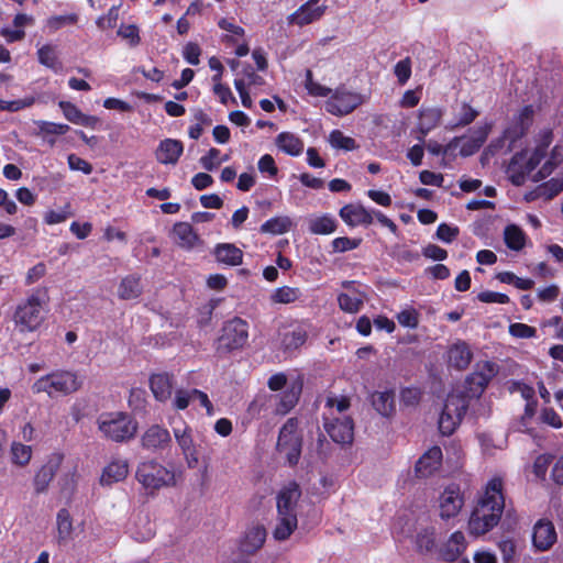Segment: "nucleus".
Here are the masks:
<instances>
[{
    "label": "nucleus",
    "mask_w": 563,
    "mask_h": 563,
    "mask_svg": "<svg viewBox=\"0 0 563 563\" xmlns=\"http://www.w3.org/2000/svg\"><path fill=\"white\" fill-rule=\"evenodd\" d=\"M117 33L122 38L129 41L131 46H137L141 42L139 27L135 24H121Z\"/></svg>",
    "instance_id": "603ef678"
},
{
    "label": "nucleus",
    "mask_w": 563,
    "mask_h": 563,
    "mask_svg": "<svg viewBox=\"0 0 563 563\" xmlns=\"http://www.w3.org/2000/svg\"><path fill=\"white\" fill-rule=\"evenodd\" d=\"M44 320L43 301L37 292L21 301L13 313V321L20 332H33Z\"/></svg>",
    "instance_id": "423d86ee"
},
{
    "label": "nucleus",
    "mask_w": 563,
    "mask_h": 563,
    "mask_svg": "<svg viewBox=\"0 0 563 563\" xmlns=\"http://www.w3.org/2000/svg\"><path fill=\"white\" fill-rule=\"evenodd\" d=\"M249 338L247 323L241 318L227 321L217 340V352L227 354L244 346Z\"/></svg>",
    "instance_id": "6e6552de"
},
{
    "label": "nucleus",
    "mask_w": 563,
    "mask_h": 563,
    "mask_svg": "<svg viewBox=\"0 0 563 563\" xmlns=\"http://www.w3.org/2000/svg\"><path fill=\"white\" fill-rule=\"evenodd\" d=\"M509 333L515 338L529 339L536 336L537 330L525 323H511L509 325Z\"/></svg>",
    "instance_id": "e2e57ef3"
},
{
    "label": "nucleus",
    "mask_w": 563,
    "mask_h": 563,
    "mask_svg": "<svg viewBox=\"0 0 563 563\" xmlns=\"http://www.w3.org/2000/svg\"><path fill=\"white\" fill-rule=\"evenodd\" d=\"M300 496L301 492L296 483L284 487L277 495V514H297L296 508Z\"/></svg>",
    "instance_id": "412c9836"
},
{
    "label": "nucleus",
    "mask_w": 563,
    "mask_h": 563,
    "mask_svg": "<svg viewBox=\"0 0 563 563\" xmlns=\"http://www.w3.org/2000/svg\"><path fill=\"white\" fill-rule=\"evenodd\" d=\"M504 507L503 481L494 477L487 483L484 496L470 517L468 530L471 534L482 536L497 526Z\"/></svg>",
    "instance_id": "f257e3e1"
},
{
    "label": "nucleus",
    "mask_w": 563,
    "mask_h": 563,
    "mask_svg": "<svg viewBox=\"0 0 563 563\" xmlns=\"http://www.w3.org/2000/svg\"><path fill=\"white\" fill-rule=\"evenodd\" d=\"M201 49L198 44L189 42L185 45L183 56L190 65H198Z\"/></svg>",
    "instance_id": "774afa93"
},
{
    "label": "nucleus",
    "mask_w": 563,
    "mask_h": 563,
    "mask_svg": "<svg viewBox=\"0 0 563 563\" xmlns=\"http://www.w3.org/2000/svg\"><path fill=\"white\" fill-rule=\"evenodd\" d=\"M460 140L461 139L454 137L445 147H443L437 141H429L426 146L429 153L432 155L449 154L457 148L460 145Z\"/></svg>",
    "instance_id": "4d7b16f0"
},
{
    "label": "nucleus",
    "mask_w": 563,
    "mask_h": 563,
    "mask_svg": "<svg viewBox=\"0 0 563 563\" xmlns=\"http://www.w3.org/2000/svg\"><path fill=\"white\" fill-rule=\"evenodd\" d=\"M292 221L287 216L274 217L265 221L261 225L262 233H268L273 235L284 234L290 230Z\"/></svg>",
    "instance_id": "58836bf2"
},
{
    "label": "nucleus",
    "mask_w": 563,
    "mask_h": 563,
    "mask_svg": "<svg viewBox=\"0 0 563 563\" xmlns=\"http://www.w3.org/2000/svg\"><path fill=\"white\" fill-rule=\"evenodd\" d=\"M143 291L141 277L132 274L122 278L118 287V296L123 300L136 299Z\"/></svg>",
    "instance_id": "72a5a7b5"
},
{
    "label": "nucleus",
    "mask_w": 563,
    "mask_h": 563,
    "mask_svg": "<svg viewBox=\"0 0 563 563\" xmlns=\"http://www.w3.org/2000/svg\"><path fill=\"white\" fill-rule=\"evenodd\" d=\"M119 19V8L113 5L109 9L108 13L106 15L99 16L96 21V24L98 27L106 30V29H113L117 25Z\"/></svg>",
    "instance_id": "680f3d73"
},
{
    "label": "nucleus",
    "mask_w": 563,
    "mask_h": 563,
    "mask_svg": "<svg viewBox=\"0 0 563 563\" xmlns=\"http://www.w3.org/2000/svg\"><path fill=\"white\" fill-rule=\"evenodd\" d=\"M213 255L218 263L227 266H238L242 264L243 252L232 243H219L213 250Z\"/></svg>",
    "instance_id": "bb28decb"
},
{
    "label": "nucleus",
    "mask_w": 563,
    "mask_h": 563,
    "mask_svg": "<svg viewBox=\"0 0 563 563\" xmlns=\"http://www.w3.org/2000/svg\"><path fill=\"white\" fill-rule=\"evenodd\" d=\"M341 219L350 227L369 225L373 222V213L362 205H345L339 212Z\"/></svg>",
    "instance_id": "a211bd4d"
},
{
    "label": "nucleus",
    "mask_w": 563,
    "mask_h": 563,
    "mask_svg": "<svg viewBox=\"0 0 563 563\" xmlns=\"http://www.w3.org/2000/svg\"><path fill=\"white\" fill-rule=\"evenodd\" d=\"M563 162V155L559 147H554L551 152L550 157L545 161L542 167L537 172L536 175H530L533 180L540 181L552 174L555 167H558Z\"/></svg>",
    "instance_id": "37998d69"
},
{
    "label": "nucleus",
    "mask_w": 563,
    "mask_h": 563,
    "mask_svg": "<svg viewBox=\"0 0 563 563\" xmlns=\"http://www.w3.org/2000/svg\"><path fill=\"white\" fill-rule=\"evenodd\" d=\"M400 325L415 329L418 325V313L415 309H405L397 314Z\"/></svg>",
    "instance_id": "0e129e2a"
},
{
    "label": "nucleus",
    "mask_w": 563,
    "mask_h": 563,
    "mask_svg": "<svg viewBox=\"0 0 563 563\" xmlns=\"http://www.w3.org/2000/svg\"><path fill=\"white\" fill-rule=\"evenodd\" d=\"M329 143L333 148L336 150L352 151L357 147L355 140L344 135L340 130H333L330 133Z\"/></svg>",
    "instance_id": "8fccbe9b"
},
{
    "label": "nucleus",
    "mask_w": 563,
    "mask_h": 563,
    "mask_svg": "<svg viewBox=\"0 0 563 563\" xmlns=\"http://www.w3.org/2000/svg\"><path fill=\"white\" fill-rule=\"evenodd\" d=\"M36 125L40 132L43 134L63 135L69 130V126L67 124L48 121H37Z\"/></svg>",
    "instance_id": "5fc2aeb1"
},
{
    "label": "nucleus",
    "mask_w": 563,
    "mask_h": 563,
    "mask_svg": "<svg viewBox=\"0 0 563 563\" xmlns=\"http://www.w3.org/2000/svg\"><path fill=\"white\" fill-rule=\"evenodd\" d=\"M465 548L466 543L463 532L455 531L439 549L440 559L445 562H454L464 552Z\"/></svg>",
    "instance_id": "b1692460"
},
{
    "label": "nucleus",
    "mask_w": 563,
    "mask_h": 563,
    "mask_svg": "<svg viewBox=\"0 0 563 563\" xmlns=\"http://www.w3.org/2000/svg\"><path fill=\"white\" fill-rule=\"evenodd\" d=\"M459 233H460V230L457 227L450 225L446 223H441V224H439V227L437 229L435 235H437V239H439L440 241H442L444 243H451L452 241H454L456 239Z\"/></svg>",
    "instance_id": "052dcab7"
},
{
    "label": "nucleus",
    "mask_w": 563,
    "mask_h": 563,
    "mask_svg": "<svg viewBox=\"0 0 563 563\" xmlns=\"http://www.w3.org/2000/svg\"><path fill=\"white\" fill-rule=\"evenodd\" d=\"M275 144L287 155L299 156L303 151V142L291 132H282L276 136Z\"/></svg>",
    "instance_id": "c756f323"
},
{
    "label": "nucleus",
    "mask_w": 563,
    "mask_h": 563,
    "mask_svg": "<svg viewBox=\"0 0 563 563\" xmlns=\"http://www.w3.org/2000/svg\"><path fill=\"white\" fill-rule=\"evenodd\" d=\"M183 143L174 139L163 140L156 150V159L161 164H176L183 154Z\"/></svg>",
    "instance_id": "5701e85b"
},
{
    "label": "nucleus",
    "mask_w": 563,
    "mask_h": 563,
    "mask_svg": "<svg viewBox=\"0 0 563 563\" xmlns=\"http://www.w3.org/2000/svg\"><path fill=\"white\" fill-rule=\"evenodd\" d=\"M302 390L301 382H294L286 390L278 396L279 402L276 406V411L280 415L289 412L298 402L299 396Z\"/></svg>",
    "instance_id": "7c9ffc66"
},
{
    "label": "nucleus",
    "mask_w": 563,
    "mask_h": 563,
    "mask_svg": "<svg viewBox=\"0 0 563 563\" xmlns=\"http://www.w3.org/2000/svg\"><path fill=\"white\" fill-rule=\"evenodd\" d=\"M364 294L341 292L338 295V303L341 310L347 313H356L363 307Z\"/></svg>",
    "instance_id": "a19ab883"
},
{
    "label": "nucleus",
    "mask_w": 563,
    "mask_h": 563,
    "mask_svg": "<svg viewBox=\"0 0 563 563\" xmlns=\"http://www.w3.org/2000/svg\"><path fill=\"white\" fill-rule=\"evenodd\" d=\"M141 446L153 453L167 450L172 446L170 433L159 424H152L142 433Z\"/></svg>",
    "instance_id": "ddd939ff"
},
{
    "label": "nucleus",
    "mask_w": 563,
    "mask_h": 563,
    "mask_svg": "<svg viewBox=\"0 0 563 563\" xmlns=\"http://www.w3.org/2000/svg\"><path fill=\"white\" fill-rule=\"evenodd\" d=\"M33 450L31 445L19 441H13L10 445V461L13 465L25 467L32 459Z\"/></svg>",
    "instance_id": "e433bc0d"
},
{
    "label": "nucleus",
    "mask_w": 563,
    "mask_h": 563,
    "mask_svg": "<svg viewBox=\"0 0 563 563\" xmlns=\"http://www.w3.org/2000/svg\"><path fill=\"white\" fill-rule=\"evenodd\" d=\"M38 63L55 73H58L63 68L62 62L58 59V55L55 46L46 44L37 49Z\"/></svg>",
    "instance_id": "4c0bfd02"
},
{
    "label": "nucleus",
    "mask_w": 563,
    "mask_h": 563,
    "mask_svg": "<svg viewBox=\"0 0 563 563\" xmlns=\"http://www.w3.org/2000/svg\"><path fill=\"white\" fill-rule=\"evenodd\" d=\"M477 115L478 112L475 109H473L467 103H463L454 120L450 123V128L455 129L459 126L468 125L476 119Z\"/></svg>",
    "instance_id": "09e8293b"
},
{
    "label": "nucleus",
    "mask_w": 563,
    "mask_h": 563,
    "mask_svg": "<svg viewBox=\"0 0 563 563\" xmlns=\"http://www.w3.org/2000/svg\"><path fill=\"white\" fill-rule=\"evenodd\" d=\"M307 331L302 328H297L291 332L284 334L282 344L285 351H294L302 346L307 341Z\"/></svg>",
    "instance_id": "49530a36"
},
{
    "label": "nucleus",
    "mask_w": 563,
    "mask_h": 563,
    "mask_svg": "<svg viewBox=\"0 0 563 563\" xmlns=\"http://www.w3.org/2000/svg\"><path fill=\"white\" fill-rule=\"evenodd\" d=\"M492 129L490 123H485L484 125L477 126L473 132L472 135L468 137H460V154L463 157L471 156L475 154L482 145L485 143L489 132Z\"/></svg>",
    "instance_id": "6ab92c4d"
},
{
    "label": "nucleus",
    "mask_w": 563,
    "mask_h": 563,
    "mask_svg": "<svg viewBox=\"0 0 563 563\" xmlns=\"http://www.w3.org/2000/svg\"><path fill=\"white\" fill-rule=\"evenodd\" d=\"M364 100L361 93L341 86L331 92L330 98L325 101V110L333 115L343 117L353 112Z\"/></svg>",
    "instance_id": "1a4fd4ad"
},
{
    "label": "nucleus",
    "mask_w": 563,
    "mask_h": 563,
    "mask_svg": "<svg viewBox=\"0 0 563 563\" xmlns=\"http://www.w3.org/2000/svg\"><path fill=\"white\" fill-rule=\"evenodd\" d=\"M150 388L158 401H167L174 388L173 376L167 373L153 374L150 378Z\"/></svg>",
    "instance_id": "a878e982"
},
{
    "label": "nucleus",
    "mask_w": 563,
    "mask_h": 563,
    "mask_svg": "<svg viewBox=\"0 0 563 563\" xmlns=\"http://www.w3.org/2000/svg\"><path fill=\"white\" fill-rule=\"evenodd\" d=\"M98 429L102 435L114 442L131 440L137 430V422L124 412H106L97 420Z\"/></svg>",
    "instance_id": "20e7f679"
},
{
    "label": "nucleus",
    "mask_w": 563,
    "mask_h": 563,
    "mask_svg": "<svg viewBox=\"0 0 563 563\" xmlns=\"http://www.w3.org/2000/svg\"><path fill=\"white\" fill-rule=\"evenodd\" d=\"M504 240L507 247L516 252L521 251L526 245V234L516 224H509L505 228Z\"/></svg>",
    "instance_id": "ea45409f"
},
{
    "label": "nucleus",
    "mask_w": 563,
    "mask_h": 563,
    "mask_svg": "<svg viewBox=\"0 0 563 563\" xmlns=\"http://www.w3.org/2000/svg\"><path fill=\"white\" fill-rule=\"evenodd\" d=\"M442 451L439 446L429 449L416 463L415 472L418 477L432 475L441 465Z\"/></svg>",
    "instance_id": "aec40b11"
},
{
    "label": "nucleus",
    "mask_w": 563,
    "mask_h": 563,
    "mask_svg": "<svg viewBox=\"0 0 563 563\" xmlns=\"http://www.w3.org/2000/svg\"><path fill=\"white\" fill-rule=\"evenodd\" d=\"M327 412L324 418L339 417L343 415L351 406L350 399L346 397L328 396L325 398Z\"/></svg>",
    "instance_id": "a18cd8bd"
},
{
    "label": "nucleus",
    "mask_w": 563,
    "mask_h": 563,
    "mask_svg": "<svg viewBox=\"0 0 563 563\" xmlns=\"http://www.w3.org/2000/svg\"><path fill=\"white\" fill-rule=\"evenodd\" d=\"M220 151L218 148H210L206 155L200 157L199 163L203 169L212 172L220 166Z\"/></svg>",
    "instance_id": "6e6d98bb"
},
{
    "label": "nucleus",
    "mask_w": 563,
    "mask_h": 563,
    "mask_svg": "<svg viewBox=\"0 0 563 563\" xmlns=\"http://www.w3.org/2000/svg\"><path fill=\"white\" fill-rule=\"evenodd\" d=\"M300 288L283 286L276 288L271 294V301L273 303L288 305L297 301L301 297Z\"/></svg>",
    "instance_id": "79ce46f5"
},
{
    "label": "nucleus",
    "mask_w": 563,
    "mask_h": 563,
    "mask_svg": "<svg viewBox=\"0 0 563 563\" xmlns=\"http://www.w3.org/2000/svg\"><path fill=\"white\" fill-rule=\"evenodd\" d=\"M421 390L416 387H406L400 393V401L406 407H415L421 399Z\"/></svg>",
    "instance_id": "13d9d810"
},
{
    "label": "nucleus",
    "mask_w": 563,
    "mask_h": 563,
    "mask_svg": "<svg viewBox=\"0 0 563 563\" xmlns=\"http://www.w3.org/2000/svg\"><path fill=\"white\" fill-rule=\"evenodd\" d=\"M552 141V132L544 131L542 134L541 144L534 150L533 153L521 152L514 155L511 158L507 173L511 183L516 186L522 185L528 176L536 169L544 157L545 150Z\"/></svg>",
    "instance_id": "f03ea898"
},
{
    "label": "nucleus",
    "mask_w": 563,
    "mask_h": 563,
    "mask_svg": "<svg viewBox=\"0 0 563 563\" xmlns=\"http://www.w3.org/2000/svg\"><path fill=\"white\" fill-rule=\"evenodd\" d=\"M305 87L311 96L316 97H327L332 92L330 88L314 81L312 71L309 69L306 73Z\"/></svg>",
    "instance_id": "3c124183"
},
{
    "label": "nucleus",
    "mask_w": 563,
    "mask_h": 563,
    "mask_svg": "<svg viewBox=\"0 0 563 563\" xmlns=\"http://www.w3.org/2000/svg\"><path fill=\"white\" fill-rule=\"evenodd\" d=\"M173 234L176 244L186 250L192 249L199 241L197 233L188 222L176 223L173 228Z\"/></svg>",
    "instance_id": "c85d7f7f"
},
{
    "label": "nucleus",
    "mask_w": 563,
    "mask_h": 563,
    "mask_svg": "<svg viewBox=\"0 0 563 563\" xmlns=\"http://www.w3.org/2000/svg\"><path fill=\"white\" fill-rule=\"evenodd\" d=\"M297 514H277V523L273 531V537L278 541L286 540L297 528Z\"/></svg>",
    "instance_id": "f704fd0d"
},
{
    "label": "nucleus",
    "mask_w": 563,
    "mask_h": 563,
    "mask_svg": "<svg viewBox=\"0 0 563 563\" xmlns=\"http://www.w3.org/2000/svg\"><path fill=\"white\" fill-rule=\"evenodd\" d=\"M327 5H318L317 2L308 0L288 16L289 24L303 26L319 20L325 12Z\"/></svg>",
    "instance_id": "dca6fc26"
},
{
    "label": "nucleus",
    "mask_w": 563,
    "mask_h": 563,
    "mask_svg": "<svg viewBox=\"0 0 563 563\" xmlns=\"http://www.w3.org/2000/svg\"><path fill=\"white\" fill-rule=\"evenodd\" d=\"M56 543L66 547L74 540V525L69 511L59 509L56 516Z\"/></svg>",
    "instance_id": "4be33fe9"
},
{
    "label": "nucleus",
    "mask_w": 563,
    "mask_h": 563,
    "mask_svg": "<svg viewBox=\"0 0 563 563\" xmlns=\"http://www.w3.org/2000/svg\"><path fill=\"white\" fill-rule=\"evenodd\" d=\"M335 229V219L329 214H323L309 221V230L313 234H331Z\"/></svg>",
    "instance_id": "c03bdc74"
},
{
    "label": "nucleus",
    "mask_w": 563,
    "mask_h": 563,
    "mask_svg": "<svg viewBox=\"0 0 563 563\" xmlns=\"http://www.w3.org/2000/svg\"><path fill=\"white\" fill-rule=\"evenodd\" d=\"M63 455L57 453L54 454L46 464H44L36 473L33 479V486L36 494L45 493L51 482L54 479Z\"/></svg>",
    "instance_id": "2eb2a0df"
},
{
    "label": "nucleus",
    "mask_w": 563,
    "mask_h": 563,
    "mask_svg": "<svg viewBox=\"0 0 563 563\" xmlns=\"http://www.w3.org/2000/svg\"><path fill=\"white\" fill-rule=\"evenodd\" d=\"M394 73L400 85H405L411 76V60L406 57L395 65Z\"/></svg>",
    "instance_id": "bf43d9fd"
},
{
    "label": "nucleus",
    "mask_w": 563,
    "mask_h": 563,
    "mask_svg": "<svg viewBox=\"0 0 563 563\" xmlns=\"http://www.w3.org/2000/svg\"><path fill=\"white\" fill-rule=\"evenodd\" d=\"M212 81L214 84L213 92L219 98L221 103L227 104L229 100H232L233 102H235V99L232 96L230 88L228 86L221 84L219 75H213Z\"/></svg>",
    "instance_id": "864d4df0"
},
{
    "label": "nucleus",
    "mask_w": 563,
    "mask_h": 563,
    "mask_svg": "<svg viewBox=\"0 0 563 563\" xmlns=\"http://www.w3.org/2000/svg\"><path fill=\"white\" fill-rule=\"evenodd\" d=\"M302 438L298 432V421L289 418L282 427L277 440V450L284 454L289 465L298 463L301 455Z\"/></svg>",
    "instance_id": "0eeeda50"
},
{
    "label": "nucleus",
    "mask_w": 563,
    "mask_h": 563,
    "mask_svg": "<svg viewBox=\"0 0 563 563\" xmlns=\"http://www.w3.org/2000/svg\"><path fill=\"white\" fill-rule=\"evenodd\" d=\"M464 504L463 496L457 486L446 487L439 498L440 516L442 519L455 517Z\"/></svg>",
    "instance_id": "4468645a"
},
{
    "label": "nucleus",
    "mask_w": 563,
    "mask_h": 563,
    "mask_svg": "<svg viewBox=\"0 0 563 563\" xmlns=\"http://www.w3.org/2000/svg\"><path fill=\"white\" fill-rule=\"evenodd\" d=\"M266 540V530L263 526L249 528L240 542V550L246 554H253L260 550Z\"/></svg>",
    "instance_id": "393cba45"
},
{
    "label": "nucleus",
    "mask_w": 563,
    "mask_h": 563,
    "mask_svg": "<svg viewBox=\"0 0 563 563\" xmlns=\"http://www.w3.org/2000/svg\"><path fill=\"white\" fill-rule=\"evenodd\" d=\"M175 441L184 456L188 468H196L199 464L197 445L192 437V429L184 421L173 427Z\"/></svg>",
    "instance_id": "9b49d317"
},
{
    "label": "nucleus",
    "mask_w": 563,
    "mask_h": 563,
    "mask_svg": "<svg viewBox=\"0 0 563 563\" xmlns=\"http://www.w3.org/2000/svg\"><path fill=\"white\" fill-rule=\"evenodd\" d=\"M68 166L71 170L81 172L85 175L92 173V166L87 161L78 157L75 154H69L67 157Z\"/></svg>",
    "instance_id": "69168bd1"
},
{
    "label": "nucleus",
    "mask_w": 563,
    "mask_h": 563,
    "mask_svg": "<svg viewBox=\"0 0 563 563\" xmlns=\"http://www.w3.org/2000/svg\"><path fill=\"white\" fill-rule=\"evenodd\" d=\"M372 406L383 417L395 412V394L393 390L375 391L371 396Z\"/></svg>",
    "instance_id": "473e14b6"
},
{
    "label": "nucleus",
    "mask_w": 563,
    "mask_h": 563,
    "mask_svg": "<svg viewBox=\"0 0 563 563\" xmlns=\"http://www.w3.org/2000/svg\"><path fill=\"white\" fill-rule=\"evenodd\" d=\"M467 409L463 396L451 394L448 396L439 418V430L444 435H451Z\"/></svg>",
    "instance_id": "9d476101"
},
{
    "label": "nucleus",
    "mask_w": 563,
    "mask_h": 563,
    "mask_svg": "<svg viewBox=\"0 0 563 563\" xmlns=\"http://www.w3.org/2000/svg\"><path fill=\"white\" fill-rule=\"evenodd\" d=\"M128 462L125 460H114L103 468L100 477V484L102 486H110L123 481L128 476Z\"/></svg>",
    "instance_id": "cd10ccee"
},
{
    "label": "nucleus",
    "mask_w": 563,
    "mask_h": 563,
    "mask_svg": "<svg viewBox=\"0 0 563 563\" xmlns=\"http://www.w3.org/2000/svg\"><path fill=\"white\" fill-rule=\"evenodd\" d=\"M442 112L437 108H428L420 110L418 120V130L421 135L418 137L423 142L424 136L434 128L438 126L441 120Z\"/></svg>",
    "instance_id": "2f4dec72"
},
{
    "label": "nucleus",
    "mask_w": 563,
    "mask_h": 563,
    "mask_svg": "<svg viewBox=\"0 0 563 563\" xmlns=\"http://www.w3.org/2000/svg\"><path fill=\"white\" fill-rule=\"evenodd\" d=\"M324 429L333 442L349 445L354 439V422L350 416L324 418Z\"/></svg>",
    "instance_id": "f8f14e48"
},
{
    "label": "nucleus",
    "mask_w": 563,
    "mask_h": 563,
    "mask_svg": "<svg viewBox=\"0 0 563 563\" xmlns=\"http://www.w3.org/2000/svg\"><path fill=\"white\" fill-rule=\"evenodd\" d=\"M81 387L77 374L70 371H54L47 375L41 376L32 385L34 394H47L53 398L58 395H69L77 391Z\"/></svg>",
    "instance_id": "7ed1b4c3"
},
{
    "label": "nucleus",
    "mask_w": 563,
    "mask_h": 563,
    "mask_svg": "<svg viewBox=\"0 0 563 563\" xmlns=\"http://www.w3.org/2000/svg\"><path fill=\"white\" fill-rule=\"evenodd\" d=\"M361 240H353L346 236L336 238L332 241L333 252H346L356 249Z\"/></svg>",
    "instance_id": "338daca9"
},
{
    "label": "nucleus",
    "mask_w": 563,
    "mask_h": 563,
    "mask_svg": "<svg viewBox=\"0 0 563 563\" xmlns=\"http://www.w3.org/2000/svg\"><path fill=\"white\" fill-rule=\"evenodd\" d=\"M435 534L433 528L420 530L416 537V547L420 553H429L434 549Z\"/></svg>",
    "instance_id": "de8ad7c7"
},
{
    "label": "nucleus",
    "mask_w": 563,
    "mask_h": 563,
    "mask_svg": "<svg viewBox=\"0 0 563 563\" xmlns=\"http://www.w3.org/2000/svg\"><path fill=\"white\" fill-rule=\"evenodd\" d=\"M556 541V531L549 520H539L533 527L532 544L538 551L549 550Z\"/></svg>",
    "instance_id": "f3484780"
},
{
    "label": "nucleus",
    "mask_w": 563,
    "mask_h": 563,
    "mask_svg": "<svg viewBox=\"0 0 563 563\" xmlns=\"http://www.w3.org/2000/svg\"><path fill=\"white\" fill-rule=\"evenodd\" d=\"M135 477L143 488L151 493L175 485L174 472L156 460L141 462L137 465Z\"/></svg>",
    "instance_id": "39448f33"
},
{
    "label": "nucleus",
    "mask_w": 563,
    "mask_h": 563,
    "mask_svg": "<svg viewBox=\"0 0 563 563\" xmlns=\"http://www.w3.org/2000/svg\"><path fill=\"white\" fill-rule=\"evenodd\" d=\"M471 360L472 353L467 344L464 342L456 343L449 350V362L457 369H464L467 367Z\"/></svg>",
    "instance_id": "c9c22d12"
}]
</instances>
